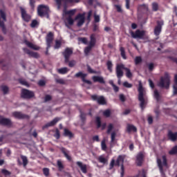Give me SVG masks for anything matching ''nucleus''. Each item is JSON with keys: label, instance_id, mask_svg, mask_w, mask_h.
I'll list each match as a JSON object with an SVG mask.
<instances>
[{"label": "nucleus", "instance_id": "obj_1", "mask_svg": "<svg viewBox=\"0 0 177 177\" xmlns=\"http://www.w3.org/2000/svg\"><path fill=\"white\" fill-rule=\"evenodd\" d=\"M122 70H125L126 77L127 78H132L133 75L132 74V72H131V69L125 67V65H124L123 64H119L116 66L115 73L118 78H122V77H124V71Z\"/></svg>", "mask_w": 177, "mask_h": 177}, {"label": "nucleus", "instance_id": "obj_2", "mask_svg": "<svg viewBox=\"0 0 177 177\" xmlns=\"http://www.w3.org/2000/svg\"><path fill=\"white\" fill-rule=\"evenodd\" d=\"M138 100L140 102V107L142 110L145 109L146 107V104H147V101L146 99V91L143 88V86H142V83L140 82L138 87Z\"/></svg>", "mask_w": 177, "mask_h": 177}, {"label": "nucleus", "instance_id": "obj_3", "mask_svg": "<svg viewBox=\"0 0 177 177\" xmlns=\"http://www.w3.org/2000/svg\"><path fill=\"white\" fill-rule=\"evenodd\" d=\"M171 84V77L168 73H165V77H161L160 81L158 82L159 88H165L168 89Z\"/></svg>", "mask_w": 177, "mask_h": 177}, {"label": "nucleus", "instance_id": "obj_4", "mask_svg": "<svg viewBox=\"0 0 177 177\" xmlns=\"http://www.w3.org/2000/svg\"><path fill=\"white\" fill-rule=\"evenodd\" d=\"M37 13L40 17H46L47 19H49V13H50L49 6L44 4L38 6Z\"/></svg>", "mask_w": 177, "mask_h": 177}, {"label": "nucleus", "instance_id": "obj_5", "mask_svg": "<svg viewBox=\"0 0 177 177\" xmlns=\"http://www.w3.org/2000/svg\"><path fill=\"white\" fill-rule=\"evenodd\" d=\"M21 96L22 99H32V97L35 96V94L34 93V91L24 88L21 90Z\"/></svg>", "mask_w": 177, "mask_h": 177}, {"label": "nucleus", "instance_id": "obj_6", "mask_svg": "<svg viewBox=\"0 0 177 177\" xmlns=\"http://www.w3.org/2000/svg\"><path fill=\"white\" fill-rule=\"evenodd\" d=\"M0 27L2 28L3 32H6V28H5L4 21H6V14L3 10H0Z\"/></svg>", "mask_w": 177, "mask_h": 177}, {"label": "nucleus", "instance_id": "obj_7", "mask_svg": "<svg viewBox=\"0 0 177 177\" xmlns=\"http://www.w3.org/2000/svg\"><path fill=\"white\" fill-rule=\"evenodd\" d=\"M116 165H118V167H120V165H121L120 176L124 177V156H123L120 155L118 157V159L116 160Z\"/></svg>", "mask_w": 177, "mask_h": 177}, {"label": "nucleus", "instance_id": "obj_8", "mask_svg": "<svg viewBox=\"0 0 177 177\" xmlns=\"http://www.w3.org/2000/svg\"><path fill=\"white\" fill-rule=\"evenodd\" d=\"M130 34L132 38H134V39L139 38L140 39H143L145 32L144 30L140 31V30H137L136 32L131 31Z\"/></svg>", "mask_w": 177, "mask_h": 177}, {"label": "nucleus", "instance_id": "obj_9", "mask_svg": "<svg viewBox=\"0 0 177 177\" xmlns=\"http://www.w3.org/2000/svg\"><path fill=\"white\" fill-rule=\"evenodd\" d=\"M0 125H3V127H12L13 123L10 119L0 116Z\"/></svg>", "mask_w": 177, "mask_h": 177}, {"label": "nucleus", "instance_id": "obj_10", "mask_svg": "<svg viewBox=\"0 0 177 177\" xmlns=\"http://www.w3.org/2000/svg\"><path fill=\"white\" fill-rule=\"evenodd\" d=\"M62 55L64 57L65 63H68V60H70V56L73 55V48H66L62 53Z\"/></svg>", "mask_w": 177, "mask_h": 177}, {"label": "nucleus", "instance_id": "obj_11", "mask_svg": "<svg viewBox=\"0 0 177 177\" xmlns=\"http://www.w3.org/2000/svg\"><path fill=\"white\" fill-rule=\"evenodd\" d=\"M75 20H77V27H81L85 23V15L84 14H78Z\"/></svg>", "mask_w": 177, "mask_h": 177}, {"label": "nucleus", "instance_id": "obj_12", "mask_svg": "<svg viewBox=\"0 0 177 177\" xmlns=\"http://www.w3.org/2000/svg\"><path fill=\"white\" fill-rule=\"evenodd\" d=\"M157 26L154 28V34L155 35H158L161 34V30L162 28V26H164V21H158Z\"/></svg>", "mask_w": 177, "mask_h": 177}, {"label": "nucleus", "instance_id": "obj_13", "mask_svg": "<svg viewBox=\"0 0 177 177\" xmlns=\"http://www.w3.org/2000/svg\"><path fill=\"white\" fill-rule=\"evenodd\" d=\"M93 100H97L98 104H106V99L103 96H97L96 95H92Z\"/></svg>", "mask_w": 177, "mask_h": 177}, {"label": "nucleus", "instance_id": "obj_14", "mask_svg": "<svg viewBox=\"0 0 177 177\" xmlns=\"http://www.w3.org/2000/svg\"><path fill=\"white\" fill-rule=\"evenodd\" d=\"M12 115L15 117V118H17L18 120H24L26 118H28V115L19 111L13 112Z\"/></svg>", "mask_w": 177, "mask_h": 177}, {"label": "nucleus", "instance_id": "obj_15", "mask_svg": "<svg viewBox=\"0 0 177 177\" xmlns=\"http://www.w3.org/2000/svg\"><path fill=\"white\" fill-rule=\"evenodd\" d=\"M46 45L48 46L47 49H49V48H50L52 42H53V33L52 32H48L46 37Z\"/></svg>", "mask_w": 177, "mask_h": 177}, {"label": "nucleus", "instance_id": "obj_16", "mask_svg": "<svg viewBox=\"0 0 177 177\" xmlns=\"http://www.w3.org/2000/svg\"><path fill=\"white\" fill-rule=\"evenodd\" d=\"M21 17L24 21L28 22L31 19V17L28 15L27 12H26V10L24 8H21Z\"/></svg>", "mask_w": 177, "mask_h": 177}, {"label": "nucleus", "instance_id": "obj_17", "mask_svg": "<svg viewBox=\"0 0 177 177\" xmlns=\"http://www.w3.org/2000/svg\"><path fill=\"white\" fill-rule=\"evenodd\" d=\"M61 120L62 118H55L53 120L45 124L44 128H49L50 127H54V125H56L57 122H59V121H60Z\"/></svg>", "mask_w": 177, "mask_h": 177}, {"label": "nucleus", "instance_id": "obj_18", "mask_svg": "<svg viewBox=\"0 0 177 177\" xmlns=\"http://www.w3.org/2000/svg\"><path fill=\"white\" fill-rule=\"evenodd\" d=\"M23 50L25 53L30 56V57H35V59H38V57H39V55L37 53L30 51L28 48H24Z\"/></svg>", "mask_w": 177, "mask_h": 177}, {"label": "nucleus", "instance_id": "obj_19", "mask_svg": "<svg viewBox=\"0 0 177 177\" xmlns=\"http://www.w3.org/2000/svg\"><path fill=\"white\" fill-rule=\"evenodd\" d=\"M76 164H77V167H79V168H80V169L83 174H87L88 168H87L86 165H85V164L82 163V162H80V161L77 162Z\"/></svg>", "mask_w": 177, "mask_h": 177}, {"label": "nucleus", "instance_id": "obj_20", "mask_svg": "<svg viewBox=\"0 0 177 177\" xmlns=\"http://www.w3.org/2000/svg\"><path fill=\"white\" fill-rule=\"evenodd\" d=\"M143 153L139 152L136 156V164L138 167H141L143 162Z\"/></svg>", "mask_w": 177, "mask_h": 177}, {"label": "nucleus", "instance_id": "obj_21", "mask_svg": "<svg viewBox=\"0 0 177 177\" xmlns=\"http://www.w3.org/2000/svg\"><path fill=\"white\" fill-rule=\"evenodd\" d=\"M167 137L169 138V140H171V142H176L177 139V132L174 133L172 131H169Z\"/></svg>", "mask_w": 177, "mask_h": 177}, {"label": "nucleus", "instance_id": "obj_22", "mask_svg": "<svg viewBox=\"0 0 177 177\" xmlns=\"http://www.w3.org/2000/svg\"><path fill=\"white\" fill-rule=\"evenodd\" d=\"M115 136H117V133H115V131H113L111 133V142H110L111 149H113V147H114V145H115Z\"/></svg>", "mask_w": 177, "mask_h": 177}, {"label": "nucleus", "instance_id": "obj_23", "mask_svg": "<svg viewBox=\"0 0 177 177\" xmlns=\"http://www.w3.org/2000/svg\"><path fill=\"white\" fill-rule=\"evenodd\" d=\"M92 80L93 82H99L100 84H106V81H104V78L102 76H93Z\"/></svg>", "mask_w": 177, "mask_h": 177}, {"label": "nucleus", "instance_id": "obj_24", "mask_svg": "<svg viewBox=\"0 0 177 177\" xmlns=\"http://www.w3.org/2000/svg\"><path fill=\"white\" fill-rule=\"evenodd\" d=\"M96 36L95 35V34H92L90 36V41L88 43V46L93 48V46H95V45H96Z\"/></svg>", "mask_w": 177, "mask_h": 177}, {"label": "nucleus", "instance_id": "obj_25", "mask_svg": "<svg viewBox=\"0 0 177 177\" xmlns=\"http://www.w3.org/2000/svg\"><path fill=\"white\" fill-rule=\"evenodd\" d=\"M60 150H61L62 153H63V154L64 155L66 158H67L68 160V161H71V156H70L68 155V151H67V149H66V148H64V147H61Z\"/></svg>", "mask_w": 177, "mask_h": 177}, {"label": "nucleus", "instance_id": "obj_26", "mask_svg": "<svg viewBox=\"0 0 177 177\" xmlns=\"http://www.w3.org/2000/svg\"><path fill=\"white\" fill-rule=\"evenodd\" d=\"M157 163L161 175L164 176V175H165V173L164 172V169H162V162L161 161V159H157Z\"/></svg>", "mask_w": 177, "mask_h": 177}, {"label": "nucleus", "instance_id": "obj_27", "mask_svg": "<svg viewBox=\"0 0 177 177\" xmlns=\"http://www.w3.org/2000/svg\"><path fill=\"white\" fill-rule=\"evenodd\" d=\"M25 44L26 45H27V46H28V48H30V49H34V50H38L39 49V47L36 46L32 43L28 41H25Z\"/></svg>", "mask_w": 177, "mask_h": 177}, {"label": "nucleus", "instance_id": "obj_28", "mask_svg": "<svg viewBox=\"0 0 177 177\" xmlns=\"http://www.w3.org/2000/svg\"><path fill=\"white\" fill-rule=\"evenodd\" d=\"M138 10L140 12H147L149 10V6L146 4H141L138 6Z\"/></svg>", "mask_w": 177, "mask_h": 177}, {"label": "nucleus", "instance_id": "obj_29", "mask_svg": "<svg viewBox=\"0 0 177 177\" xmlns=\"http://www.w3.org/2000/svg\"><path fill=\"white\" fill-rule=\"evenodd\" d=\"M70 71V69H68V68L67 67H64V68H61L57 69V73H59V74H67L68 72Z\"/></svg>", "mask_w": 177, "mask_h": 177}, {"label": "nucleus", "instance_id": "obj_30", "mask_svg": "<svg viewBox=\"0 0 177 177\" xmlns=\"http://www.w3.org/2000/svg\"><path fill=\"white\" fill-rule=\"evenodd\" d=\"M127 132H136L137 129L136 127L133 126V124H127Z\"/></svg>", "mask_w": 177, "mask_h": 177}, {"label": "nucleus", "instance_id": "obj_31", "mask_svg": "<svg viewBox=\"0 0 177 177\" xmlns=\"http://www.w3.org/2000/svg\"><path fill=\"white\" fill-rule=\"evenodd\" d=\"M64 136H66V137L69 138L70 139H71V138H73V133L67 129H64Z\"/></svg>", "mask_w": 177, "mask_h": 177}, {"label": "nucleus", "instance_id": "obj_32", "mask_svg": "<svg viewBox=\"0 0 177 177\" xmlns=\"http://www.w3.org/2000/svg\"><path fill=\"white\" fill-rule=\"evenodd\" d=\"M88 75L86 73H83L82 72L80 71L79 73H76L75 75V77L76 78H80V77L82 78V81Z\"/></svg>", "mask_w": 177, "mask_h": 177}, {"label": "nucleus", "instance_id": "obj_33", "mask_svg": "<svg viewBox=\"0 0 177 177\" xmlns=\"http://www.w3.org/2000/svg\"><path fill=\"white\" fill-rule=\"evenodd\" d=\"M80 120L82 122V125H84L85 124V120H86V113L82 111H80Z\"/></svg>", "mask_w": 177, "mask_h": 177}, {"label": "nucleus", "instance_id": "obj_34", "mask_svg": "<svg viewBox=\"0 0 177 177\" xmlns=\"http://www.w3.org/2000/svg\"><path fill=\"white\" fill-rule=\"evenodd\" d=\"M75 12H77V10L75 9L71 10H64L65 15H68L71 17V16H74L75 15Z\"/></svg>", "mask_w": 177, "mask_h": 177}, {"label": "nucleus", "instance_id": "obj_35", "mask_svg": "<svg viewBox=\"0 0 177 177\" xmlns=\"http://www.w3.org/2000/svg\"><path fill=\"white\" fill-rule=\"evenodd\" d=\"M97 160L99 162H101V164H106L107 162V158H104L103 155L100 156Z\"/></svg>", "mask_w": 177, "mask_h": 177}, {"label": "nucleus", "instance_id": "obj_36", "mask_svg": "<svg viewBox=\"0 0 177 177\" xmlns=\"http://www.w3.org/2000/svg\"><path fill=\"white\" fill-rule=\"evenodd\" d=\"M57 165L58 167L59 171H63L64 169V166L63 165V162L60 160L57 161Z\"/></svg>", "mask_w": 177, "mask_h": 177}, {"label": "nucleus", "instance_id": "obj_37", "mask_svg": "<svg viewBox=\"0 0 177 177\" xmlns=\"http://www.w3.org/2000/svg\"><path fill=\"white\" fill-rule=\"evenodd\" d=\"M21 158L22 160L24 167H27V164H28V159H27V156H21Z\"/></svg>", "mask_w": 177, "mask_h": 177}, {"label": "nucleus", "instance_id": "obj_38", "mask_svg": "<svg viewBox=\"0 0 177 177\" xmlns=\"http://www.w3.org/2000/svg\"><path fill=\"white\" fill-rule=\"evenodd\" d=\"M120 50L122 59H124V60L127 59V55H125V48H124V47H120Z\"/></svg>", "mask_w": 177, "mask_h": 177}, {"label": "nucleus", "instance_id": "obj_39", "mask_svg": "<svg viewBox=\"0 0 177 177\" xmlns=\"http://www.w3.org/2000/svg\"><path fill=\"white\" fill-rule=\"evenodd\" d=\"M106 66L109 71H110V73H113V62H111V61H108L106 62Z\"/></svg>", "mask_w": 177, "mask_h": 177}, {"label": "nucleus", "instance_id": "obj_40", "mask_svg": "<svg viewBox=\"0 0 177 177\" xmlns=\"http://www.w3.org/2000/svg\"><path fill=\"white\" fill-rule=\"evenodd\" d=\"M78 41L84 44V45H88V39L86 37H79Z\"/></svg>", "mask_w": 177, "mask_h": 177}, {"label": "nucleus", "instance_id": "obj_41", "mask_svg": "<svg viewBox=\"0 0 177 177\" xmlns=\"http://www.w3.org/2000/svg\"><path fill=\"white\" fill-rule=\"evenodd\" d=\"M66 21L69 26H73V24H74V19L71 16H68L66 18Z\"/></svg>", "mask_w": 177, "mask_h": 177}, {"label": "nucleus", "instance_id": "obj_42", "mask_svg": "<svg viewBox=\"0 0 177 177\" xmlns=\"http://www.w3.org/2000/svg\"><path fill=\"white\" fill-rule=\"evenodd\" d=\"M102 150L106 151L107 150V145H106V140H103L101 142Z\"/></svg>", "mask_w": 177, "mask_h": 177}, {"label": "nucleus", "instance_id": "obj_43", "mask_svg": "<svg viewBox=\"0 0 177 177\" xmlns=\"http://www.w3.org/2000/svg\"><path fill=\"white\" fill-rule=\"evenodd\" d=\"M113 129H114V124L111 123L108 125L106 133H111V131H113Z\"/></svg>", "mask_w": 177, "mask_h": 177}, {"label": "nucleus", "instance_id": "obj_44", "mask_svg": "<svg viewBox=\"0 0 177 177\" xmlns=\"http://www.w3.org/2000/svg\"><path fill=\"white\" fill-rule=\"evenodd\" d=\"M1 174H3V175H5V176H10V175H11L12 173L6 170V169H1Z\"/></svg>", "mask_w": 177, "mask_h": 177}, {"label": "nucleus", "instance_id": "obj_45", "mask_svg": "<svg viewBox=\"0 0 177 177\" xmlns=\"http://www.w3.org/2000/svg\"><path fill=\"white\" fill-rule=\"evenodd\" d=\"M177 153V146H175L174 147H173L172 149H171V150H170L169 151V154H170V155H174V154H176Z\"/></svg>", "mask_w": 177, "mask_h": 177}, {"label": "nucleus", "instance_id": "obj_46", "mask_svg": "<svg viewBox=\"0 0 177 177\" xmlns=\"http://www.w3.org/2000/svg\"><path fill=\"white\" fill-rule=\"evenodd\" d=\"M62 46V41L60 40L55 41V49H59Z\"/></svg>", "mask_w": 177, "mask_h": 177}, {"label": "nucleus", "instance_id": "obj_47", "mask_svg": "<svg viewBox=\"0 0 177 177\" xmlns=\"http://www.w3.org/2000/svg\"><path fill=\"white\" fill-rule=\"evenodd\" d=\"M1 89L4 95H6V93L9 92V87H8V86H1Z\"/></svg>", "mask_w": 177, "mask_h": 177}, {"label": "nucleus", "instance_id": "obj_48", "mask_svg": "<svg viewBox=\"0 0 177 177\" xmlns=\"http://www.w3.org/2000/svg\"><path fill=\"white\" fill-rule=\"evenodd\" d=\"M97 124V128H100L102 127V122L100 121V118L97 117L95 120Z\"/></svg>", "mask_w": 177, "mask_h": 177}, {"label": "nucleus", "instance_id": "obj_49", "mask_svg": "<svg viewBox=\"0 0 177 177\" xmlns=\"http://www.w3.org/2000/svg\"><path fill=\"white\" fill-rule=\"evenodd\" d=\"M92 48L93 47H91V46H88L87 47H86L84 48L85 55H89V52H91V50H92Z\"/></svg>", "mask_w": 177, "mask_h": 177}, {"label": "nucleus", "instance_id": "obj_50", "mask_svg": "<svg viewBox=\"0 0 177 177\" xmlns=\"http://www.w3.org/2000/svg\"><path fill=\"white\" fill-rule=\"evenodd\" d=\"M68 66L69 67H74L77 64V62L75 60H71L68 59Z\"/></svg>", "mask_w": 177, "mask_h": 177}, {"label": "nucleus", "instance_id": "obj_51", "mask_svg": "<svg viewBox=\"0 0 177 177\" xmlns=\"http://www.w3.org/2000/svg\"><path fill=\"white\" fill-rule=\"evenodd\" d=\"M55 82H57V84H60L61 85H64V84H66L64 80L60 78L55 79Z\"/></svg>", "mask_w": 177, "mask_h": 177}, {"label": "nucleus", "instance_id": "obj_52", "mask_svg": "<svg viewBox=\"0 0 177 177\" xmlns=\"http://www.w3.org/2000/svg\"><path fill=\"white\" fill-rule=\"evenodd\" d=\"M153 96L157 101L160 100V93H158V91L157 90L154 91Z\"/></svg>", "mask_w": 177, "mask_h": 177}, {"label": "nucleus", "instance_id": "obj_53", "mask_svg": "<svg viewBox=\"0 0 177 177\" xmlns=\"http://www.w3.org/2000/svg\"><path fill=\"white\" fill-rule=\"evenodd\" d=\"M134 62L136 64H140L142 63V57H136Z\"/></svg>", "mask_w": 177, "mask_h": 177}, {"label": "nucleus", "instance_id": "obj_54", "mask_svg": "<svg viewBox=\"0 0 177 177\" xmlns=\"http://www.w3.org/2000/svg\"><path fill=\"white\" fill-rule=\"evenodd\" d=\"M37 25H38V21L35 19L32 21V23L30 24V27H32V28H35V27Z\"/></svg>", "mask_w": 177, "mask_h": 177}, {"label": "nucleus", "instance_id": "obj_55", "mask_svg": "<svg viewBox=\"0 0 177 177\" xmlns=\"http://www.w3.org/2000/svg\"><path fill=\"white\" fill-rule=\"evenodd\" d=\"M152 9L154 12H157V10H158V4L157 3H153Z\"/></svg>", "mask_w": 177, "mask_h": 177}, {"label": "nucleus", "instance_id": "obj_56", "mask_svg": "<svg viewBox=\"0 0 177 177\" xmlns=\"http://www.w3.org/2000/svg\"><path fill=\"white\" fill-rule=\"evenodd\" d=\"M94 21L95 23H99L100 21V16L96 15V13L94 14Z\"/></svg>", "mask_w": 177, "mask_h": 177}, {"label": "nucleus", "instance_id": "obj_57", "mask_svg": "<svg viewBox=\"0 0 177 177\" xmlns=\"http://www.w3.org/2000/svg\"><path fill=\"white\" fill-rule=\"evenodd\" d=\"M43 174L45 175L46 177L49 176V169L48 168H44L43 169Z\"/></svg>", "mask_w": 177, "mask_h": 177}, {"label": "nucleus", "instance_id": "obj_58", "mask_svg": "<svg viewBox=\"0 0 177 177\" xmlns=\"http://www.w3.org/2000/svg\"><path fill=\"white\" fill-rule=\"evenodd\" d=\"M87 70L91 74H97V72L93 71V69H92L89 66H87Z\"/></svg>", "mask_w": 177, "mask_h": 177}, {"label": "nucleus", "instance_id": "obj_59", "mask_svg": "<svg viewBox=\"0 0 177 177\" xmlns=\"http://www.w3.org/2000/svg\"><path fill=\"white\" fill-rule=\"evenodd\" d=\"M115 164V160L112 159L109 165V169H113V168H114Z\"/></svg>", "mask_w": 177, "mask_h": 177}, {"label": "nucleus", "instance_id": "obj_60", "mask_svg": "<svg viewBox=\"0 0 177 177\" xmlns=\"http://www.w3.org/2000/svg\"><path fill=\"white\" fill-rule=\"evenodd\" d=\"M123 86H124V88H132V84H130L128 82H124L123 83Z\"/></svg>", "mask_w": 177, "mask_h": 177}, {"label": "nucleus", "instance_id": "obj_61", "mask_svg": "<svg viewBox=\"0 0 177 177\" xmlns=\"http://www.w3.org/2000/svg\"><path fill=\"white\" fill-rule=\"evenodd\" d=\"M162 165H163L165 167H167V156H162Z\"/></svg>", "mask_w": 177, "mask_h": 177}, {"label": "nucleus", "instance_id": "obj_62", "mask_svg": "<svg viewBox=\"0 0 177 177\" xmlns=\"http://www.w3.org/2000/svg\"><path fill=\"white\" fill-rule=\"evenodd\" d=\"M30 6L32 9L35 8V0H30Z\"/></svg>", "mask_w": 177, "mask_h": 177}, {"label": "nucleus", "instance_id": "obj_63", "mask_svg": "<svg viewBox=\"0 0 177 177\" xmlns=\"http://www.w3.org/2000/svg\"><path fill=\"white\" fill-rule=\"evenodd\" d=\"M110 114H111V112L110 111V110L107 109L106 111H104L103 115L105 117H109L110 115Z\"/></svg>", "mask_w": 177, "mask_h": 177}, {"label": "nucleus", "instance_id": "obj_64", "mask_svg": "<svg viewBox=\"0 0 177 177\" xmlns=\"http://www.w3.org/2000/svg\"><path fill=\"white\" fill-rule=\"evenodd\" d=\"M19 82L20 84H21V85H24L25 86H28V83L26 80H19Z\"/></svg>", "mask_w": 177, "mask_h": 177}]
</instances>
